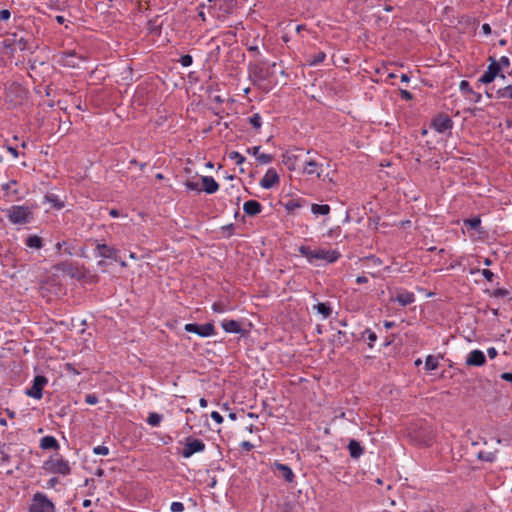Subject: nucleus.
<instances>
[{
	"label": "nucleus",
	"mask_w": 512,
	"mask_h": 512,
	"mask_svg": "<svg viewBox=\"0 0 512 512\" xmlns=\"http://www.w3.org/2000/svg\"><path fill=\"white\" fill-rule=\"evenodd\" d=\"M186 332L197 334L200 337H210L215 335V327L212 323L195 324L188 323L184 326Z\"/></svg>",
	"instance_id": "6"
},
{
	"label": "nucleus",
	"mask_w": 512,
	"mask_h": 512,
	"mask_svg": "<svg viewBox=\"0 0 512 512\" xmlns=\"http://www.w3.org/2000/svg\"><path fill=\"white\" fill-rule=\"evenodd\" d=\"M10 11L7 9L0 10V21H6L10 18Z\"/></svg>",
	"instance_id": "50"
},
{
	"label": "nucleus",
	"mask_w": 512,
	"mask_h": 512,
	"mask_svg": "<svg viewBox=\"0 0 512 512\" xmlns=\"http://www.w3.org/2000/svg\"><path fill=\"white\" fill-rule=\"evenodd\" d=\"M431 127L438 133H445L452 129L453 121L449 116L440 114L432 120Z\"/></svg>",
	"instance_id": "10"
},
{
	"label": "nucleus",
	"mask_w": 512,
	"mask_h": 512,
	"mask_svg": "<svg viewBox=\"0 0 512 512\" xmlns=\"http://www.w3.org/2000/svg\"><path fill=\"white\" fill-rule=\"evenodd\" d=\"M396 326V323L393 321H384V327L386 329H391Z\"/></svg>",
	"instance_id": "59"
},
{
	"label": "nucleus",
	"mask_w": 512,
	"mask_h": 512,
	"mask_svg": "<svg viewBox=\"0 0 512 512\" xmlns=\"http://www.w3.org/2000/svg\"><path fill=\"white\" fill-rule=\"evenodd\" d=\"M348 450L350 456L354 459H358L363 454V448L360 443L354 439H351L348 444Z\"/></svg>",
	"instance_id": "21"
},
{
	"label": "nucleus",
	"mask_w": 512,
	"mask_h": 512,
	"mask_svg": "<svg viewBox=\"0 0 512 512\" xmlns=\"http://www.w3.org/2000/svg\"><path fill=\"white\" fill-rule=\"evenodd\" d=\"M8 151L9 153L14 157V158H17L18 157V151L16 148L14 147H8Z\"/></svg>",
	"instance_id": "60"
},
{
	"label": "nucleus",
	"mask_w": 512,
	"mask_h": 512,
	"mask_svg": "<svg viewBox=\"0 0 512 512\" xmlns=\"http://www.w3.org/2000/svg\"><path fill=\"white\" fill-rule=\"evenodd\" d=\"M499 63L495 59H491L487 70L479 78V82L483 84L491 83L499 75Z\"/></svg>",
	"instance_id": "13"
},
{
	"label": "nucleus",
	"mask_w": 512,
	"mask_h": 512,
	"mask_svg": "<svg viewBox=\"0 0 512 512\" xmlns=\"http://www.w3.org/2000/svg\"><path fill=\"white\" fill-rule=\"evenodd\" d=\"M509 294L508 290L506 289H496L494 290L493 292V296L496 297V298H502V297H505Z\"/></svg>",
	"instance_id": "46"
},
{
	"label": "nucleus",
	"mask_w": 512,
	"mask_h": 512,
	"mask_svg": "<svg viewBox=\"0 0 512 512\" xmlns=\"http://www.w3.org/2000/svg\"><path fill=\"white\" fill-rule=\"evenodd\" d=\"M29 512H55V506L43 493H36L33 496Z\"/></svg>",
	"instance_id": "4"
},
{
	"label": "nucleus",
	"mask_w": 512,
	"mask_h": 512,
	"mask_svg": "<svg viewBox=\"0 0 512 512\" xmlns=\"http://www.w3.org/2000/svg\"><path fill=\"white\" fill-rule=\"evenodd\" d=\"M368 282V278L364 275H361V276H358L356 278V283L357 284H364V283H367Z\"/></svg>",
	"instance_id": "58"
},
{
	"label": "nucleus",
	"mask_w": 512,
	"mask_h": 512,
	"mask_svg": "<svg viewBox=\"0 0 512 512\" xmlns=\"http://www.w3.org/2000/svg\"><path fill=\"white\" fill-rule=\"evenodd\" d=\"M480 224H481V221H480V218H478V217L464 220V225L469 227L470 229L476 230V229H478Z\"/></svg>",
	"instance_id": "30"
},
{
	"label": "nucleus",
	"mask_w": 512,
	"mask_h": 512,
	"mask_svg": "<svg viewBox=\"0 0 512 512\" xmlns=\"http://www.w3.org/2000/svg\"><path fill=\"white\" fill-rule=\"evenodd\" d=\"M326 58V54L323 51H318L308 60L310 66H316L322 63Z\"/></svg>",
	"instance_id": "27"
},
{
	"label": "nucleus",
	"mask_w": 512,
	"mask_h": 512,
	"mask_svg": "<svg viewBox=\"0 0 512 512\" xmlns=\"http://www.w3.org/2000/svg\"><path fill=\"white\" fill-rule=\"evenodd\" d=\"M7 217L13 224H26L32 218V212L27 206L14 205L7 211Z\"/></svg>",
	"instance_id": "3"
},
{
	"label": "nucleus",
	"mask_w": 512,
	"mask_h": 512,
	"mask_svg": "<svg viewBox=\"0 0 512 512\" xmlns=\"http://www.w3.org/2000/svg\"><path fill=\"white\" fill-rule=\"evenodd\" d=\"M241 447H242V449H243V450H245V451H250V450H252V449H253V447H254V446H253V444H252V443H250L249 441H243V442L241 443Z\"/></svg>",
	"instance_id": "53"
},
{
	"label": "nucleus",
	"mask_w": 512,
	"mask_h": 512,
	"mask_svg": "<svg viewBox=\"0 0 512 512\" xmlns=\"http://www.w3.org/2000/svg\"><path fill=\"white\" fill-rule=\"evenodd\" d=\"M488 357L494 359L497 356V350L494 347H490L487 349Z\"/></svg>",
	"instance_id": "54"
},
{
	"label": "nucleus",
	"mask_w": 512,
	"mask_h": 512,
	"mask_svg": "<svg viewBox=\"0 0 512 512\" xmlns=\"http://www.w3.org/2000/svg\"><path fill=\"white\" fill-rule=\"evenodd\" d=\"M199 404H200V406H201L202 408H205V407H207L208 402H207V400H206L205 398H201V399L199 400Z\"/></svg>",
	"instance_id": "63"
},
{
	"label": "nucleus",
	"mask_w": 512,
	"mask_h": 512,
	"mask_svg": "<svg viewBox=\"0 0 512 512\" xmlns=\"http://www.w3.org/2000/svg\"><path fill=\"white\" fill-rule=\"evenodd\" d=\"M13 45L20 51L33 50V47L30 44L29 40L24 37H18L17 34L14 35Z\"/></svg>",
	"instance_id": "20"
},
{
	"label": "nucleus",
	"mask_w": 512,
	"mask_h": 512,
	"mask_svg": "<svg viewBox=\"0 0 512 512\" xmlns=\"http://www.w3.org/2000/svg\"><path fill=\"white\" fill-rule=\"evenodd\" d=\"M485 363L486 357L484 353L479 349L472 350L466 358L467 366L480 367L483 366Z\"/></svg>",
	"instance_id": "14"
},
{
	"label": "nucleus",
	"mask_w": 512,
	"mask_h": 512,
	"mask_svg": "<svg viewBox=\"0 0 512 512\" xmlns=\"http://www.w3.org/2000/svg\"><path fill=\"white\" fill-rule=\"evenodd\" d=\"M259 150H260V146H255V147H252V148H248L247 152L251 153L252 155L257 157L260 154Z\"/></svg>",
	"instance_id": "55"
},
{
	"label": "nucleus",
	"mask_w": 512,
	"mask_h": 512,
	"mask_svg": "<svg viewBox=\"0 0 512 512\" xmlns=\"http://www.w3.org/2000/svg\"><path fill=\"white\" fill-rule=\"evenodd\" d=\"M84 60L85 58L82 55L77 54L75 51H69L61 53L57 62L64 67L76 68Z\"/></svg>",
	"instance_id": "7"
},
{
	"label": "nucleus",
	"mask_w": 512,
	"mask_h": 512,
	"mask_svg": "<svg viewBox=\"0 0 512 512\" xmlns=\"http://www.w3.org/2000/svg\"><path fill=\"white\" fill-rule=\"evenodd\" d=\"M482 30H483V32H484L485 34H488V33H490V32H491V28H490V26H489L488 24H483V25H482Z\"/></svg>",
	"instance_id": "62"
},
{
	"label": "nucleus",
	"mask_w": 512,
	"mask_h": 512,
	"mask_svg": "<svg viewBox=\"0 0 512 512\" xmlns=\"http://www.w3.org/2000/svg\"><path fill=\"white\" fill-rule=\"evenodd\" d=\"M40 447L42 449H58L59 444L55 437L45 436L40 440Z\"/></svg>",
	"instance_id": "23"
},
{
	"label": "nucleus",
	"mask_w": 512,
	"mask_h": 512,
	"mask_svg": "<svg viewBox=\"0 0 512 512\" xmlns=\"http://www.w3.org/2000/svg\"><path fill=\"white\" fill-rule=\"evenodd\" d=\"M180 64L183 66V67H189L192 62H193V59H192V56L190 55H183L181 56L180 60H179Z\"/></svg>",
	"instance_id": "41"
},
{
	"label": "nucleus",
	"mask_w": 512,
	"mask_h": 512,
	"mask_svg": "<svg viewBox=\"0 0 512 512\" xmlns=\"http://www.w3.org/2000/svg\"><path fill=\"white\" fill-rule=\"evenodd\" d=\"M257 160L260 164H268L272 162L273 157L272 155L261 153L257 156Z\"/></svg>",
	"instance_id": "36"
},
{
	"label": "nucleus",
	"mask_w": 512,
	"mask_h": 512,
	"mask_svg": "<svg viewBox=\"0 0 512 512\" xmlns=\"http://www.w3.org/2000/svg\"><path fill=\"white\" fill-rule=\"evenodd\" d=\"M58 483H59L58 478L53 477V478L48 480V482L46 484V488H49V489L50 488H55Z\"/></svg>",
	"instance_id": "51"
},
{
	"label": "nucleus",
	"mask_w": 512,
	"mask_h": 512,
	"mask_svg": "<svg viewBox=\"0 0 512 512\" xmlns=\"http://www.w3.org/2000/svg\"><path fill=\"white\" fill-rule=\"evenodd\" d=\"M211 418L218 424H222L223 423V417L220 415L219 412L217 411H213L211 413Z\"/></svg>",
	"instance_id": "48"
},
{
	"label": "nucleus",
	"mask_w": 512,
	"mask_h": 512,
	"mask_svg": "<svg viewBox=\"0 0 512 512\" xmlns=\"http://www.w3.org/2000/svg\"><path fill=\"white\" fill-rule=\"evenodd\" d=\"M25 243L30 248L40 249L42 247V239L37 235L29 236Z\"/></svg>",
	"instance_id": "25"
},
{
	"label": "nucleus",
	"mask_w": 512,
	"mask_h": 512,
	"mask_svg": "<svg viewBox=\"0 0 512 512\" xmlns=\"http://www.w3.org/2000/svg\"><path fill=\"white\" fill-rule=\"evenodd\" d=\"M439 362L438 359L432 355H428L425 360V369L427 371H432L438 368Z\"/></svg>",
	"instance_id": "29"
},
{
	"label": "nucleus",
	"mask_w": 512,
	"mask_h": 512,
	"mask_svg": "<svg viewBox=\"0 0 512 512\" xmlns=\"http://www.w3.org/2000/svg\"><path fill=\"white\" fill-rule=\"evenodd\" d=\"M279 175L274 168H270L266 171L262 179L260 180V186L264 189H271L272 187L279 184Z\"/></svg>",
	"instance_id": "12"
},
{
	"label": "nucleus",
	"mask_w": 512,
	"mask_h": 512,
	"mask_svg": "<svg viewBox=\"0 0 512 512\" xmlns=\"http://www.w3.org/2000/svg\"><path fill=\"white\" fill-rule=\"evenodd\" d=\"M85 402L89 405H95L98 403V397L95 394H87L85 396Z\"/></svg>",
	"instance_id": "45"
},
{
	"label": "nucleus",
	"mask_w": 512,
	"mask_h": 512,
	"mask_svg": "<svg viewBox=\"0 0 512 512\" xmlns=\"http://www.w3.org/2000/svg\"><path fill=\"white\" fill-rule=\"evenodd\" d=\"M205 443L197 438L187 437L185 439V446L181 452L184 458H190L193 454L203 452L205 450Z\"/></svg>",
	"instance_id": "5"
},
{
	"label": "nucleus",
	"mask_w": 512,
	"mask_h": 512,
	"mask_svg": "<svg viewBox=\"0 0 512 512\" xmlns=\"http://www.w3.org/2000/svg\"><path fill=\"white\" fill-rule=\"evenodd\" d=\"M478 457L481 460L493 462L496 459V454L495 452H479Z\"/></svg>",
	"instance_id": "33"
},
{
	"label": "nucleus",
	"mask_w": 512,
	"mask_h": 512,
	"mask_svg": "<svg viewBox=\"0 0 512 512\" xmlns=\"http://www.w3.org/2000/svg\"><path fill=\"white\" fill-rule=\"evenodd\" d=\"M243 211L249 216H256L262 211V206L256 200H248L243 204Z\"/></svg>",
	"instance_id": "15"
},
{
	"label": "nucleus",
	"mask_w": 512,
	"mask_h": 512,
	"mask_svg": "<svg viewBox=\"0 0 512 512\" xmlns=\"http://www.w3.org/2000/svg\"><path fill=\"white\" fill-rule=\"evenodd\" d=\"M93 452L96 455H103V456H105V455L109 454V448L107 446H104V445H99V446L94 447Z\"/></svg>",
	"instance_id": "39"
},
{
	"label": "nucleus",
	"mask_w": 512,
	"mask_h": 512,
	"mask_svg": "<svg viewBox=\"0 0 512 512\" xmlns=\"http://www.w3.org/2000/svg\"><path fill=\"white\" fill-rule=\"evenodd\" d=\"M500 378L508 383L511 384L512 386V372H504L500 375Z\"/></svg>",
	"instance_id": "49"
},
{
	"label": "nucleus",
	"mask_w": 512,
	"mask_h": 512,
	"mask_svg": "<svg viewBox=\"0 0 512 512\" xmlns=\"http://www.w3.org/2000/svg\"><path fill=\"white\" fill-rule=\"evenodd\" d=\"M162 420V416L157 413H150L147 418V423L152 426H157L160 424Z\"/></svg>",
	"instance_id": "31"
},
{
	"label": "nucleus",
	"mask_w": 512,
	"mask_h": 512,
	"mask_svg": "<svg viewBox=\"0 0 512 512\" xmlns=\"http://www.w3.org/2000/svg\"><path fill=\"white\" fill-rule=\"evenodd\" d=\"M303 173L306 175H316L317 177H321L323 173L324 164L320 162L317 158H307L303 162Z\"/></svg>",
	"instance_id": "9"
},
{
	"label": "nucleus",
	"mask_w": 512,
	"mask_h": 512,
	"mask_svg": "<svg viewBox=\"0 0 512 512\" xmlns=\"http://www.w3.org/2000/svg\"><path fill=\"white\" fill-rule=\"evenodd\" d=\"M185 187L188 190H191V191H198V192L201 191V188L199 187V184L197 182H194V181L187 180L185 182Z\"/></svg>",
	"instance_id": "42"
},
{
	"label": "nucleus",
	"mask_w": 512,
	"mask_h": 512,
	"mask_svg": "<svg viewBox=\"0 0 512 512\" xmlns=\"http://www.w3.org/2000/svg\"><path fill=\"white\" fill-rule=\"evenodd\" d=\"M73 264H63L62 271L71 276H80V273H76Z\"/></svg>",
	"instance_id": "38"
},
{
	"label": "nucleus",
	"mask_w": 512,
	"mask_h": 512,
	"mask_svg": "<svg viewBox=\"0 0 512 512\" xmlns=\"http://www.w3.org/2000/svg\"><path fill=\"white\" fill-rule=\"evenodd\" d=\"M301 255L307 258L308 262L313 264L316 261H324L326 263H334L339 257L340 253L337 250H329L324 248L311 249L308 246H301L299 248Z\"/></svg>",
	"instance_id": "1"
},
{
	"label": "nucleus",
	"mask_w": 512,
	"mask_h": 512,
	"mask_svg": "<svg viewBox=\"0 0 512 512\" xmlns=\"http://www.w3.org/2000/svg\"><path fill=\"white\" fill-rule=\"evenodd\" d=\"M395 301L402 306H407L415 301V296L412 292L403 291L397 294Z\"/></svg>",
	"instance_id": "19"
},
{
	"label": "nucleus",
	"mask_w": 512,
	"mask_h": 512,
	"mask_svg": "<svg viewBox=\"0 0 512 512\" xmlns=\"http://www.w3.org/2000/svg\"><path fill=\"white\" fill-rule=\"evenodd\" d=\"M497 97L503 99H512V84H508L497 90Z\"/></svg>",
	"instance_id": "26"
},
{
	"label": "nucleus",
	"mask_w": 512,
	"mask_h": 512,
	"mask_svg": "<svg viewBox=\"0 0 512 512\" xmlns=\"http://www.w3.org/2000/svg\"><path fill=\"white\" fill-rule=\"evenodd\" d=\"M212 309L216 313H223L227 310V308L225 307V305L222 302H215L212 305Z\"/></svg>",
	"instance_id": "43"
},
{
	"label": "nucleus",
	"mask_w": 512,
	"mask_h": 512,
	"mask_svg": "<svg viewBox=\"0 0 512 512\" xmlns=\"http://www.w3.org/2000/svg\"><path fill=\"white\" fill-rule=\"evenodd\" d=\"M297 161H298V156H296L294 154L287 152L282 155V162L284 165L287 166V168L290 171H293L296 169Z\"/></svg>",
	"instance_id": "22"
},
{
	"label": "nucleus",
	"mask_w": 512,
	"mask_h": 512,
	"mask_svg": "<svg viewBox=\"0 0 512 512\" xmlns=\"http://www.w3.org/2000/svg\"><path fill=\"white\" fill-rule=\"evenodd\" d=\"M285 207L286 209L289 211V212H292L298 208L301 207V204L299 203V201L297 200H289L286 204H285Z\"/></svg>",
	"instance_id": "35"
},
{
	"label": "nucleus",
	"mask_w": 512,
	"mask_h": 512,
	"mask_svg": "<svg viewBox=\"0 0 512 512\" xmlns=\"http://www.w3.org/2000/svg\"><path fill=\"white\" fill-rule=\"evenodd\" d=\"M170 510L172 512H183L184 511V505L181 502H172L170 506Z\"/></svg>",
	"instance_id": "44"
},
{
	"label": "nucleus",
	"mask_w": 512,
	"mask_h": 512,
	"mask_svg": "<svg viewBox=\"0 0 512 512\" xmlns=\"http://www.w3.org/2000/svg\"><path fill=\"white\" fill-rule=\"evenodd\" d=\"M229 158L234 160L237 165H242L245 162V157L237 151H232L229 154Z\"/></svg>",
	"instance_id": "32"
},
{
	"label": "nucleus",
	"mask_w": 512,
	"mask_h": 512,
	"mask_svg": "<svg viewBox=\"0 0 512 512\" xmlns=\"http://www.w3.org/2000/svg\"><path fill=\"white\" fill-rule=\"evenodd\" d=\"M400 93H401V97L403 99H406V100H411L412 99V94L409 91L401 90Z\"/></svg>",
	"instance_id": "56"
},
{
	"label": "nucleus",
	"mask_w": 512,
	"mask_h": 512,
	"mask_svg": "<svg viewBox=\"0 0 512 512\" xmlns=\"http://www.w3.org/2000/svg\"><path fill=\"white\" fill-rule=\"evenodd\" d=\"M363 337H367V340L369 341V345L372 346V343L376 341L377 336L376 334L371 331L370 329H366L363 332Z\"/></svg>",
	"instance_id": "37"
},
{
	"label": "nucleus",
	"mask_w": 512,
	"mask_h": 512,
	"mask_svg": "<svg viewBox=\"0 0 512 512\" xmlns=\"http://www.w3.org/2000/svg\"><path fill=\"white\" fill-rule=\"evenodd\" d=\"M498 63H499V68H500L501 66H503V67H508V66L510 65L509 58H508V57H506V56H502V57L500 58V60H499V62H498Z\"/></svg>",
	"instance_id": "52"
},
{
	"label": "nucleus",
	"mask_w": 512,
	"mask_h": 512,
	"mask_svg": "<svg viewBox=\"0 0 512 512\" xmlns=\"http://www.w3.org/2000/svg\"><path fill=\"white\" fill-rule=\"evenodd\" d=\"M44 469L53 474L67 476L71 473L69 462L60 456L50 457L44 463Z\"/></svg>",
	"instance_id": "2"
},
{
	"label": "nucleus",
	"mask_w": 512,
	"mask_h": 512,
	"mask_svg": "<svg viewBox=\"0 0 512 512\" xmlns=\"http://www.w3.org/2000/svg\"><path fill=\"white\" fill-rule=\"evenodd\" d=\"M222 328L227 333H242L243 329L240 325V323L236 320H224L222 322Z\"/></svg>",
	"instance_id": "18"
},
{
	"label": "nucleus",
	"mask_w": 512,
	"mask_h": 512,
	"mask_svg": "<svg viewBox=\"0 0 512 512\" xmlns=\"http://www.w3.org/2000/svg\"><path fill=\"white\" fill-rule=\"evenodd\" d=\"M47 382L48 381L45 376L37 375L33 380L32 387L26 390V394L34 399H41L43 395L42 390Z\"/></svg>",
	"instance_id": "11"
},
{
	"label": "nucleus",
	"mask_w": 512,
	"mask_h": 512,
	"mask_svg": "<svg viewBox=\"0 0 512 512\" xmlns=\"http://www.w3.org/2000/svg\"><path fill=\"white\" fill-rule=\"evenodd\" d=\"M315 308L324 318H328L332 313L331 307L326 303H318Z\"/></svg>",
	"instance_id": "28"
},
{
	"label": "nucleus",
	"mask_w": 512,
	"mask_h": 512,
	"mask_svg": "<svg viewBox=\"0 0 512 512\" xmlns=\"http://www.w3.org/2000/svg\"><path fill=\"white\" fill-rule=\"evenodd\" d=\"M95 254L101 258L119 261V250L113 246H108L105 243L96 241Z\"/></svg>",
	"instance_id": "8"
},
{
	"label": "nucleus",
	"mask_w": 512,
	"mask_h": 512,
	"mask_svg": "<svg viewBox=\"0 0 512 512\" xmlns=\"http://www.w3.org/2000/svg\"><path fill=\"white\" fill-rule=\"evenodd\" d=\"M460 91L463 93H472L473 90L468 81L462 80L459 85Z\"/></svg>",
	"instance_id": "40"
},
{
	"label": "nucleus",
	"mask_w": 512,
	"mask_h": 512,
	"mask_svg": "<svg viewBox=\"0 0 512 512\" xmlns=\"http://www.w3.org/2000/svg\"><path fill=\"white\" fill-rule=\"evenodd\" d=\"M249 123L255 128L259 129L262 125L261 116L256 113L249 118Z\"/></svg>",
	"instance_id": "34"
},
{
	"label": "nucleus",
	"mask_w": 512,
	"mask_h": 512,
	"mask_svg": "<svg viewBox=\"0 0 512 512\" xmlns=\"http://www.w3.org/2000/svg\"><path fill=\"white\" fill-rule=\"evenodd\" d=\"M203 190L208 194H213L218 191L219 184L212 176H202Z\"/></svg>",
	"instance_id": "16"
},
{
	"label": "nucleus",
	"mask_w": 512,
	"mask_h": 512,
	"mask_svg": "<svg viewBox=\"0 0 512 512\" xmlns=\"http://www.w3.org/2000/svg\"><path fill=\"white\" fill-rule=\"evenodd\" d=\"M481 273L483 277L489 282H491L494 278V273L489 269H483Z\"/></svg>",
	"instance_id": "47"
},
{
	"label": "nucleus",
	"mask_w": 512,
	"mask_h": 512,
	"mask_svg": "<svg viewBox=\"0 0 512 512\" xmlns=\"http://www.w3.org/2000/svg\"><path fill=\"white\" fill-rule=\"evenodd\" d=\"M274 468L279 472V475L283 477L287 482L291 483L294 480V473L291 468L282 463H275Z\"/></svg>",
	"instance_id": "17"
},
{
	"label": "nucleus",
	"mask_w": 512,
	"mask_h": 512,
	"mask_svg": "<svg viewBox=\"0 0 512 512\" xmlns=\"http://www.w3.org/2000/svg\"><path fill=\"white\" fill-rule=\"evenodd\" d=\"M16 184V181L15 180H11L5 184L2 185V189L5 190V191H9L11 189V186L12 185H15Z\"/></svg>",
	"instance_id": "57"
},
{
	"label": "nucleus",
	"mask_w": 512,
	"mask_h": 512,
	"mask_svg": "<svg viewBox=\"0 0 512 512\" xmlns=\"http://www.w3.org/2000/svg\"><path fill=\"white\" fill-rule=\"evenodd\" d=\"M109 214H110V216H112L114 218L119 217V215H120V213H119V211L117 209H111L109 211Z\"/></svg>",
	"instance_id": "61"
},
{
	"label": "nucleus",
	"mask_w": 512,
	"mask_h": 512,
	"mask_svg": "<svg viewBox=\"0 0 512 512\" xmlns=\"http://www.w3.org/2000/svg\"><path fill=\"white\" fill-rule=\"evenodd\" d=\"M311 211L315 215H327L330 212V206L327 204H312Z\"/></svg>",
	"instance_id": "24"
},
{
	"label": "nucleus",
	"mask_w": 512,
	"mask_h": 512,
	"mask_svg": "<svg viewBox=\"0 0 512 512\" xmlns=\"http://www.w3.org/2000/svg\"><path fill=\"white\" fill-rule=\"evenodd\" d=\"M401 81H402V82H405V83L409 82V77H408V75H407V74H402V76H401Z\"/></svg>",
	"instance_id": "64"
}]
</instances>
